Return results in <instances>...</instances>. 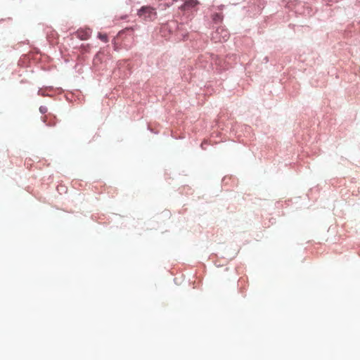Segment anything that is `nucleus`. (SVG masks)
I'll return each instance as SVG.
<instances>
[{
	"mask_svg": "<svg viewBox=\"0 0 360 360\" xmlns=\"http://www.w3.org/2000/svg\"><path fill=\"white\" fill-rule=\"evenodd\" d=\"M139 15L141 20L143 21H155L156 20V13L153 8L150 7H143L139 11Z\"/></svg>",
	"mask_w": 360,
	"mask_h": 360,
	"instance_id": "obj_1",
	"label": "nucleus"
},
{
	"mask_svg": "<svg viewBox=\"0 0 360 360\" xmlns=\"http://www.w3.org/2000/svg\"><path fill=\"white\" fill-rule=\"evenodd\" d=\"M229 37V33L224 27H219L212 34V39L216 41H225Z\"/></svg>",
	"mask_w": 360,
	"mask_h": 360,
	"instance_id": "obj_2",
	"label": "nucleus"
},
{
	"mask_svg": "<svg viewBox=\"0 0 360 360\" xmlns=\"http://www.w3.org/2000/svg\"><path fill=\"white\" fill-rule=\"evenodd\" d=\"M198 4V1L197 0H188L179 5V8L183 11H189Z\"/></svg>",
	"mask_w": 360,
	"mask_h": 360,
	"instance_id": "obj_3",
	"label": "nucleus"
},
{
	"mask_svg": "<svg viewBox=\"0 0 360 360\" xmlns=\"http://www.w3.org/2000/svg\"><path fill=\"white\" fill-rule=\"evenodd\" d=\"M91 30L90 29L87 28L85 30H79L77 32L76 34L78 38H79L82 40H86L89 38L91 35Z\"/></svg>",
	"mask_w": 360,
	"mask_h": 360,
	"instance_id": "obj_4",
	"label": "nucleus"
},
{
	"mask_svg": "<svg viewBox=\"0 0 360 360\" xmlns=\"http://www.w3.org/2000/svg\"><path fill=\"white\" fill-rule=\"evenodd\" d=\"M98 38L103 41V42H107L108 41V36L106 34H101V33H99L98 34Z\"/></svg>",
	"mask_w": 360,
	"mask_h": 360,
	"instance_id": "obj_5",
	"label": "nucleus"
},
{
	"mask_svg": "<svg viewBox=\"0 0 360 360\" xmlns=\"http://www.w3.org/2000/svg\"><path fill=\"white\" fill-rule=\"evenodd\" d=\"M167 24H162L161 29L167 30Z\"/></svg>",
	"mask_w": 360,
	"mask_h": 360,
	"instance_id": "obj_6",
	"label": "nucleus"
},
{
	"mask_svg": "<svg viewBox=\"0 0 360 360\" xmlns=\"http://www.w3.org/2000/svg\"><path fill=\"white\" fill-rule=\"evenodd\" d=\"M221 18L219 15H217V17L214 18V20H221Z\"/></svg>",
	"mask_w": 360,
	"mask_h": 360,
	"instance_id": "obj_7",
	"label": "nucleus"
},
{
	"mask_svg": "<svg viewBox=\"0 0 360 360\" xmlns=\"http://www.w3.org/2000/svg\"><path fill=\"white\" fill-rule=\"evenodd\" d=\"M44 110H45V108H44V107H41V108H40V111H41V112H45Z\"/></svg>",
	"mask_w": 360,
	"mask_h": 360,
	"instance_id": "obj_8",
	"label": "nucleus"
}]
</instances>
